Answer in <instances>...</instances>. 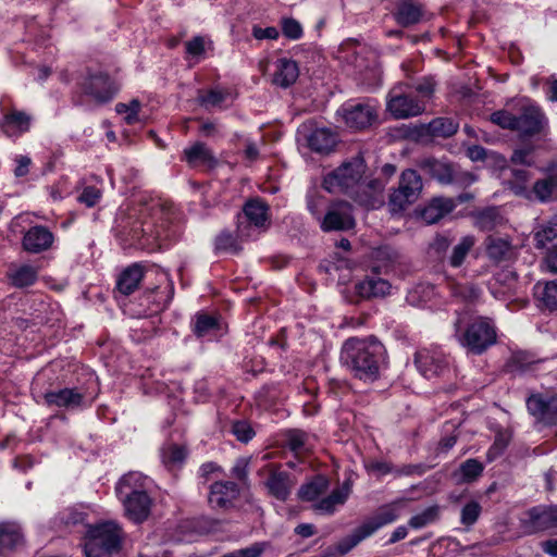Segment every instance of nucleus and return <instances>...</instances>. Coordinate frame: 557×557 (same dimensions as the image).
<instances>
[{
  "instance_id": "obj_42",
  "label": "nucleus",
  "mask_w": 557,
  "mask_h": 557,
  "mask_svg": "<svg viewBox=\"0 0 557 557\" xmlns=\"http://www.w3.org/2000/svg\"><path fill=\"white\" fill-rule=\"evenodd\" d=\"M410 87L408 90L412 94V91L417 92L416 99H421L424 104L426 101L431 100L436 90V81L433 76H423L419 77L412 82L407 83Z\"/></svg>"
},
{
  "instance_id": "obj_62",
  "label": "nucleus",
  "mask_w": 557,
  "mask_h": 557,
  "mask_svg": "<svg viewBox=\"0 0 557 557\" xmlns=\"http://www.w3.org/2000/svg\"><path fill=\"white\" fill-rule=\"evenodd\" d=\"M306 440V434L299 430H292L287 433V446L296 454L304 449Z\"/></svg>"
},
{
  "instance_id": "obj_55",
  "label": "nucleus",
  "mask_w": 557,
  "mask_h": 557,
  "mask_svg": "<svg viewBox=\"0 0 557 557\" xmlns=\"http://www.w3.org/2000/svg\"><path fill=\"white\" fill-rule=\"evenodd\" d=\"M414 201L409 198L408 195L404 194L398 188H395L388 198V207L391 212L397 213L404 211L408 206Z\"/></svg>"
},
{
  "instance_id": "obj_31",
  "label": "nucleus",
  "mask_w": 557,
  "mask_h": 557,
  "mask_svg": "<svg viewBox=\"0 0 557 557\" xmlns=\"http://www.w3.org/2000/svg\"><path fill=\"white\" fill-rule=\"evenodd\" d=\"M151 485V480L144 475L141 472L131 471L123 475L116 484V494H122L123 487L127 491L135 493H148Z\"/></svg>"
},
{
  "instance_id": "obj_17",
  "label": "nucleus",
  "mask_w": 557,
  "mask_h": 557,
  "mask_svg": "<svg viewBox=\"0 0 557 557\" xmlns=\"http://www.w3.org/2000/svg\"><path fill=\"white\" fill-rule=\"evenodd\" d=\"M354 226L355 219L351 214V206L346 201L331 206L321 221V228L324 232L348 231Z\"/></svg>"
},
{
  "instance_id": "obj_8",
  "label": "nucleus",
  "mask_w": 557,
  "mask_h": 557,
  "mask_svg": "<svg viewBox=\"0 0 557 557\" xmlns=\"http://www.w3.org/2000/svg\"><path fill=\"white\" fill-rule=\"evenodd\" d=\"M387 178H371L357 186L350 198L367 210H376L385 205V187Z\"/></svg>"
},
{
  "instance_id": "obj_3",
  "label": "nucleus",
  "mask_w": 557,
  "mask_h": 557,
  "mask_svg": "<svg viewBox=\"0 0 557 557\" xmlns=\"http://www.w3.org/2000/svg\"><path fill=\"white\" fill-rule=\"evenodd\" d=\"M223 469L215 462H206L199 468L201 483L208 487V504L214 510H230L240 497L237 483L224 480Z\"/></svg>"
},
{
  "instance_id": "obj_16",
  "label": "nucleus",
  "mask_w": 557,
  "mask_h": 557,
  "mask_svg": "<svg viewBox=\"0 0 557 557\" xmlns=\"http://www.w3.org/2000/svg\"><path fill=\"white\" fill-rule=\"evenodd\" d=\"M117 497L123 503L126 516L134 522L139 523L146 520L150 513L151 498L148 493H135L125 487Z\"/></svg>"
},
{
  "instance_id": "obj_4",
  "label": "nucleus",
  "mask_w": 557,
  "mask_h": 557,
  "mask_svg": "<svg viewBox=\"0 0 557 557\" xmlns=\"http://www.w3.org/2000/svg\"><path fill=\"white\" fill-rule=\"evenodd\" d=\"M123 540L121 527L106 521L90 527L87 531L84 553L86 557H112L119 553Z\"/></svg>"
},
{
  "instance_id": "obj_18",
  "label": "nucleus",
  "mask_w": 557,
  "mask_h": 557,
  "mask_svg": "<svg viewBox=\"0 0 557 557\" xmlns=\"http://www.w3.org/2000/svg\"><path fill=\"white\" fill-rule=\"evenodd\" d=\"M270 224L269 206L260 198L246 200V238L253 230L258 233L267 231Z\"/></svg>"
},
{
  "instance_id": "obj_28",
  "label": "nucleus",
  "mask_w": 557,
  "mask_h": 557,
  "mask_svg": "<svg viewBox=\"0 0 557 557\" xmlns=\"http://www.w3.org/2000/svg\"><path fill=\"white\" fill-rule=\"evenodd\" d=\"M299 76L298 64L286 58H281L275 63V72L273 83L277 86L286 88L293 85Z\"/></svg>"
},
{
  "instance_id": "obj_63",
  "label": "nucleus",
  "mask_w": 557,
  "mask_h": 557,
  "mask_svg": "<svg viewBox=\"0 0 557 557\" xmlns=\"http://www.w3.org/2000/svg\"><path fill=\"white\" fill-rule=\"evenodd\" d=\"M101 198V190L95 186H86L84 187L82 194L78 197V201L81 203L86 205L87 207H94L98 203Z\"/></svg>"
},
{
  "instance_id": "obj_6",
  "label": "nucleus",
  "mask_w": 557,
  "mask_h": 557,
  "mask_svg": "<svg viewBox=\"0 0 557 557\" xmlns=\"http://www.w3.org/2000/svg\"><path fill=\"white\" fill-rule=\"evenodd\" d=\"M408 84H397L394 86L386 101V110L395 119H409L422 114L426 106L421 99H416L408 90Z\"/></svg>"
},
{
  "instance_id": "obj_25",
  "label": "nucleus",
  "mask_w": 557,
  "mask_h": 557,
  "mask_svg": "<svg viewBox=\"0 0 557 557\" xmlns=\"http://www.w3.org/2000/svg\"><path fill=\"white\" fill-rule=\"evenodd\" d=\"M459 124L451 117L441 116L433 119L428 124H420L417 126L416 134L418 136L431 137H451L458 131Z\"/></svg>"
},
{
  "instance_id": "obj_15",
  "label": "nucleus",
  "mask_w": 557,
  "mask_h": 557,
  "mask_svg": "<svg viewBox=\"0 0 557 557\" xmlns=\"http://www.w3.org/2000/svg\"><path fill=\"white\" fill-rule=\"evenodd\" d=\"M84 92L98 102L110 101L117 91L114 82L103 72L88 73L82 83Z\"/></svg>"
},
{
  "instance_id": "obj_56",
  "label": "nucleus",
  "mask_w": 557,
  "mask_h": 557,
  "mask_svg": "<svg viewBox=\"0 0 557 557\" xmlns=\"http://www.w3.org/2000/svg\"><path fill=\"white\" fill-rule=\"evenodd\" d=\"M491 121L503 128L517 131V115L512 114L507 110H499L494 112L491 115Z\"/></svg>"
},
{
  "instance_id": "obj_41",
  "label": "nucleus",
  "mask_w": 557,
  "mask_h": 557,
  "mask_svg": "<svg viewBox=\"0 0 557 557\" xmlns=\"http://www.w3.org/2000/svg\"><path fill=\"white\" fill-rule=\"evenodd\" d=\"M535 247L543 249L546 255L557 249V224L542 226L534 233Z\"/></svg>"
},
{
  "instance_id": "obj_36",
  "label": "nucleus",
  "mask_w": 557,
  "mask_h": 557,
  "mask_svg": "<svg viewBox=\"0 0 557 557\" xmlns=\"http://www.w3.org/2000/svg\"><path fill=\"white\" fill-rule=\"evenodd\" d=\"M221 324L218 318L206 313L197 314L194 332L197 337L212 341L220 335Z\"/></svg>"
},
{
  "instance_id": "obj_20",
  "label": "nucleus",
  "mask_w": 557,
  "mask_h": 557,
  "mask_svg": "<svg viewBox=\"0 0 557 557\" xmlns=\"http://www.w3.org/2000/svg\"><path fill=\"white\" fill-rule=\"evenodd\" d=\"M2 124L4 134L9 137H18L25 134L32 125V116L15 108H1Z\"/></svg>"
},
{
  "instance_id": "obj_7",
  "label": "nucleus",
  "mask_w": 557,
  "mask_h": 557,
  "mask_svg": "<svg viewBox=\"0 0 557 557\" xmlns=\"http://www.w3.org/2000/svg\"><path fill=\"white\" fill-rule=\"evenodd\" d=\"M496 342V331L486 319L473 321L465 331L461 344L470 352L480 355Z\"/></svg>"
},
{
  "instance_id": "obj_30",
  "label": "nucleus",
  "mask_w": 557,
  "mask_h": 557,
  "mask_svg": "<svg viewBox=\"0 0 557 557\" xmlns=\"http://www.w3.org/2000/svg\"><path fill=\"white\" fill-rule=\"evenodd\" d=\"M235 96L230 89L213 88L199 91L198 102L206 109L224 108L233 102Z\"/></svg>"
},
{
  "instance_id": "obj_61",
  "label": "nucleus",
  "mask_w": 557,
  "mask_h": 557,
  "mask_svg": "<svg viewBox=\"0 0 557 557\" xmlns=\"http://www.w3.org/2000/svg\"><path fill=\"white\" fill-rule=\"evenodd\" d=\"M335 141H304L299 149H309L321 156H329L335 151Z\"/></svg>"
},
{
  "instance_id": "obj_50",
  "label": "nucleus",
  "mask_w": 557,
  "mask_h": 557,
  "mask_svg": "<svg viewBox=\"0 0 557 557\" xmlns=\"http://www.w3.org/2000/svg\"><path fill=\"white\" fill-rule=\"evenodd\" d=\"M186 458V450L177 445H169L161 450L162 462L166 467L181 465Z\"/></svg>"
},
{
  "instance_id": "obj_59",
  "label": "nucleus",
  "mask_w": 557,
  "mask_h": 557,
  "mask_svg": "<svg viewBox=\"0 0 557 557\" xmlns=\"http://www.w3.org/2000/svg\"><path fill=\"white\" fill-rule=\"evenodd\" d=\"M453 295L465 301H474L478 299L480 292L472 284H457L451 287Z\"/></svg>"
},
{
  "instance_id": "obj_60",
  "label": "nucleus",
  "mask_w": 557,
  "mask_h": 557,
  "mask_svg": "<svg viewBox=\"0 0 557 557\" xmlns=\"http://www.w3.org/2000/svg\"><path fill=\"white\" fill-rule=\"evenodd\" d=\"M282 32L288 39H299L302 36V27L300 23L292 17H285L281 22Z\"/></svg>"
},
{
  "instance_id": "obj_13",
  "label": "nucleus",
  "mask_w": 557,
  "mask_h": 557,
  "mask_svg": "<svg viewBox=\"0 0 557 557\" xmlns=\"http://www.w3.org/2000/svg\"><path fill=\"white\" fill-rule=\"evenodd\" d=\"M259 473L267 476L264 484L272 496L280 500H286L288 498L296 484V481L289 473L281 471L280 467L273 463L264 466Z\"/></svg>"
},
{
  "instance_id": "obj_34",
  "label": "nucleus",
  "mask_w": 557,
  "mask_h": 557,
  "mask_svg": "<svg viewBox=\"0 0 557 557\" xmlns=\"http://www.w3.org/2000/svg\"><path fill=\"white\" fill-rule=\"evenodd\" d=\"M144 277L143 267L135 263L126 268L119 276L117 290L127 296L132 294L139 285Z\"/></svg>"
},
{
  "instance_id": "obj_33",
  "label": "nucleus",
  "mask_w": 557,
  "mask_h": 557,
  "mask_svg": "<svg viewBox=\"0 0 557 557\" xmlns=\"http://www.w3.org/2000/svg\"><path fill=\"white\" fill-rule=\"evenodd\" d=\"M396 5V21L399 25L407 27L421 20L422 8L413 0H398Z\"/></svg>"
},
{
  "instance_id": "obj_39",
  "label": "nucleus",
  "mask_w": 557,
  "mask_h": 557,
  "mask_svg": "<svg viewBox=\"0 0 557 557\" xmlns=\"http://www.w3.org/2000/svg\"><path fill=\"white\" fill-rule=\"evenodd\" d=\"M422 186L421 176L417 171L408 169L401 173L397 188L416 201L422 191Z\"/></svg>"
},
{
  "instance_id": "obj_19",
  "label": "nucleus",
  "mask_w": 557,
  "mask_h": 557,
  "mask_svg": "<svg viewBox=\"0 0 557 557\" xmlns=\"http://www.w3.org/2000/svg\"><path fill=\"white\" fill-rule=\"evenodd\" d=\"M529 412L546 424L557 423V397L532 395L527 401Z\"/></svg>"
},
{
  "instance_id": "obj_64",
  "label": "nucleus",
  "mask_w": 557,
  "mask_h": 557,
  "mask_svg": "<svg viewBox=\"0 0 557 557\" xmlns=\"http://www.w3.org/2000/svg\"><path fill=\"white\" fill-rule=\"evenodd\" d=\"M510 441V435L507 432H498L496 434L493 446L488 450V458L493 459L503 453Z\"/></svg>"
},
{
  "instance_id": "obj_53",
  "label": "nucleus",
  "mask_w": 557,
  "mask_h": 557,
  "mask_svg": "<svg viewBox=\"0 0 557 557\" xmlns=\"http://www.w3.org/2000/svg\"><path fill=\"white\" fill-rule=\"evenodd\" d=\"M482 472L483 465L476 459H468L459 467V473L465 482H472L476 480Z\"/></svg>"
},
{
  "instance_id": "obj_22",
  "label": "nucleus",
  "mask_w": 557,
  "mask_h": 557,
  "mask_svg": "<svg viewBox=\"0 0 557 557\" xmlns=\"http://www.w3.org/2000/svg\"><path fill=\"white\" fill-rule=\"evenodd\" d=\"M414 363L418 370L428 379L442 375L447 371V360L436 352L422 349L416 352Z\"/></svg>"
},
{
  "instance_id": "obj_57",
  "label": "nucleus",
  "mask_w": 557,
  "mask_h": 557,
  "mask_svg": "<svg viewBox=\"0 0 557 557\" xmlns=\"http://www.w3.org/2000/svg\"><path fill=\"white\" fill-rule=\"evenodd\" d=\"M453 240L447 235H436L430 243L429 249L437 259H444Z\"/></svg>"
},
{
  "instance_id": "obj_26",
  "label": "nucleus",
  "mask_w": 557,
  "mask_h": 557,
  "mask_svg": "<svg viewBox=\"0 0 557 557\" xmlns=\"http://www.w3.org/2000/svg\"><path fill=\"white\" fill-rule=\"evenodd\" d=\"M485 252L493 263L498 264L513 258L515 247L507 237L490 235L485 239Z\"/></svg>"
},
{
  "instance_id": "obj_43",
  "label": "nucleus",
  "mask_w": 557,
  "mask_h": 557,
  "mask_svg": "<svg viewBox=\"0 0 557 557\" xmlns=\"http://www.w3.org/2000/svg\"><path fill=\"white\" fill-rule=\"evenodd\" d=\"M141 103L138 99H131L127 102H119L115 104V112L122 117L127 125L140 124L143 119L140 115Z\"/></svg>"
},
{
  "instance_id": "obj_10",
  "label": "nucleus",
  "mask_w": 557,
  "mask_h": 557,
  "mask_svg": "<svg viewBox=\"0 0 557 557\" xmlns=\"http://www.w3.org/2000/svg\"><path fill=\"white\" fill-rule=\"evenodd\" d=\"M44 399L48 406L76 410L90 406L94 397L83 392L81 388L65 387L45 393Z\"/></svg>"
},
{
  "instance_id": "obj_29",
  "label": "nucleus",
  "mask_w": 557,
  "mask_h": 557,
  "mask_svg": "<svg viewBox=\"0 0 557 557\" xmlns=\"http://www.w3.org/2000/svg\"><path fill=\"white\" fill-rule=\"evenodd\" d=\"M389 289L391 284L386 280L376 277H368L355 285V290L361 299L384 297Z\"/></svg>"
},
{
  "instance_id": "obj_49",
  "label": "nucleus",
  "mask_w": 557,
  "mask_h": 557,
  "mask_svg": "<svg viewBox=\"0 0 557 557\" xmlns=\"http://www.w3.org/2000/svg\"><path fill=\"white\" fill-rule=\"evenodd\" d=\"M542 152L543 149H541L540 147H535L531 144H528L524 147L513 151L511 156V161L513 163L532 165L537 162V160L541 158Z\"/></svg>"
},
{
  "instance_id": "obj_32",
  "label": "nucleus",
  "mask_w": 557,
  "mask_h": 557,
  "mask_svg": "<svg viewBox=\"0 0 557 557\" xmlns=\"http://www.w3.org/2000/svg\"><path fill=\"white\" fill-rule=\"evenodd\" d=\"M350 494V484L345 482L342 487L334 490L327 497L313 505V509L322 513H333L336 506L345 504Z\"/></svg>"
},
{
  "instance_id": "obj_37",
  "label": "nucleus",
  "mask_w": 557,
  "mask_h": 557,
  "mask_svg": "<svg viewBox=\"0 0 557 557\" xmlns=\"http://www.w3.org/2000/svg\"><path fill=\"white\" fill-rule=\"evenodd\" d=\"M453 208L454 203L450 199L435 198L421 211V218L425 223L434 224L448 214Z\"/></svg>"
},
{
  "instance_id": "obj_40",
  "label": "nucleus",
  "mask_w": 557,
  "mask_h": 557,
  "mask_svg": "<svg viewBox=\"0 0 557 557\" xmlns=\"http://www.w3.org/2000/svg\"><path fill=\"white\" fill-rule=\"evenodd\" d=\"M327 488L329 480L323 475H317L310 482L301 485L297 495L302 502H313Z\"/></svg>"
},
{
  "instance_id": "obj_52",
  "label": "nucleus",
  "mask_w": 557,
  "mask_h": 557,
  "mask_svg": "<svg viewBox=\"0 0 557 557\" xmlns=\"http://www.w3.org/2000/svg\"><path fill=\"white\" fill-rule=\"evenodd\" d=\"M239 249L238 237L230 232H222L215 239V250L218 252L237 253Z\"/></svg>"
},
{
  "instance_id": "obj_14",
  "label": "nucleus",
  "mask_w": 557,
  "mask_h": 557,
  "mask_svg": "<svg viewBox=\"0 0 557 557\" xmlns=\"http://www.w3.org/2000/svg\"><path fill=\"white\" fill-rule=\"evenodd\" d=\"M522 527L528 534L557 529V506H537L527 511Z\"/></svg>"
},
{
  "instance_id": "obj_51",
  "label": "nucleus",
  "mask_w": 557,
  "mask_h": 557,
  "mask_svg": "<svg viewBox=\"0 0 557 557\" xmlns=\"http://www.w3.org/2000/svg\"><path fill=\"white\" fill-rule=\"evenodd\" d=\"M438 516L440 507L437 505H433L424 509L422 512L411 517L408 523L413 529H421L426 524L436 521Z\"/></svg>"
},
{
  "instance_id": "obj_47",
  "label": "nucleus",
  "mask_w": 557,
  "mask_h": 557,
  "mask_svg": "<svg viewBox=\"0 0 557 557\" xmlns=\"http://www.w3.org/2000/svg\"><path fill=\"white\" fill-rule=\"evenodd\" d=\"M12 285L18 288L33 285L37 280V270L33 265L25 264L9 273Z\"/></svg>"
},
{
  "instance_id": "obj_44",
  "label": "nucleus",
  "mask_w": 557,
  "mask_h": 557,
  "mask_svg": "<svg viewBox=\"0 0 557 557\" xmlns=\"http://www.w3.org/2000/svg\"><path fill=\"white\" fill-rule=\"evenodd\" d=\"M474 245V236L467 235L461 237L460 240L451 249V253L448 257L449 264L453 268L461 267L468 253L473 249Z\"/></svg>"
},
{
  "instance_id": "obj_21",
  "label": "nucleus",
  "mask_w": 557,
  "mask_h": 557,
  "mask_svg": "<svg viewBox=\"0 0 557 557\" xmlns=\"http://www.w3.org/2000/svg\"><path fill=\"white\" fill-rule=\"evenodd\" d=\"M54 242L53 233L44 225H35L28 228L22 239L25 251L39 253L52 247Z\"/></svg>"
},
{
  "instance_id": "obj_11",
  "label": "nucleus",
  "mask_w": 557,
  "mask_h": 557,
  "mask_svg": "<svg viewBox=\"0 0 557 557\" xmlns=\"http://www.w3.org/2000/svg\"><path fill=\"white\" fill-rule=\"evenodd\" d=\"M420 166L441 184L460 183L463 185H470L475 181V176L473 174L468 172H456L451 164L433 158L421 160Z\"/></svg>"
},
{
  "instance_id": "obj_45",
  "label": "nucleus",
  "mask_w": 557,
  "mask_h": 557,
  "mask_svg": "<svg viewBox=\"0 0 557 557\" xmlns=\"http://www.w3.org/2000/svg\"><path fill=\"white\" fill-rule=\"evenodd\" d=\"M211 40L205 36H196L186 41V60L199 62L206 58L207 50L211 48Z\"/></svg>"
},
{
  "instance_id": "obj_1",
  "label": "nucleus",
  "mask_w": 557,
  "mask_h": 557,
  "mask_svg": "<svg viewBox=\"0 0 557 557\" xmlns=\"http://www.w3.org/2000/svg\"><path fill=\"white\" fill-rule=\"evenodd\" d=\"M176 219L174 206L152 198L147 202L120 208L114 232L124 248L154 250L170 239V225Z\"/></svg>"
},
{
  "instance_id": "obj_27",
  "label": "nucleus",
  "mask_w": 557,
  "mask_h": 557,
  "mask_svg": "<svg viewBox=\"0 0 557 557\" xmlns=\"http://www.w3.org/2000/svg\"><path fill=\"white\" fill-rule=\"evenodd\" d=\"M157 272L160 285L152 288L150 293L153 295L152 302L156 305V310H163L169 306L173 298L174 285L165 271L158 270Z\"/></svg>"
},
{
  "instance_id": "obj_54",
  "label": "nucleus",
  "mask_w": 557,
  "mask_h": 557,
  "mask_svg": "<svg viewBox=\"0 0 557 557\" xmlns=\"http://www.w3.org/2000/svg\"><path fill=\"white\" fill-rule=\"evenodd\" d=\"M482 511L481 505L471 500L467 503L462 508L460 512V522L466 527H471L474 524Z\"/></svg>"
},
{
  "instance_id": "obj_12",
  "label": "nucleus",
  "mask_w": 557,
  "mask_h": 557,
  "mask_svg": "<svg viewBox=\"0 0 557 557\" xmlns=\"http://www.w3.org/2000/svg\"><path fill=\"white\" fill-rule=\"evenodd\" d=\"M338 112L345 124L352 129H364L377 119L376 108L370 101L345 104Z\"/></svg>"
},
{
  "instance_id": "obj_23",
  "label": "nucleus",
  "mask_w": 557,
  "mask_h": 557,
  "mask_svg": "<svg viewBox=\"0 0 557 557\" xmlns=\"http://www.w3.org/2000/svg\"><path fill=\"white\" fill-rule=\"evenodd\" d=\"M397 518L396 509L393 505H385L377 509L376 513L362 523L359 528L355 529L354 532L360 540V542L371 534H373L381 527L393 522Z\"/></svg>"
},
{
  "instance_id": "obj_35",
  "label": "nucleus",
  "mask_w": 557,
  "mask_h": 557,
  "mask_svg": "<svg viewBox=\"0 0 557 557\" xmlns=\"http://www.w3.org/2000/svg\"><path fill=\"white\" fill-rule=\"evenodd\" d=\"M23 541L21 527L14 522L0 523V555L18 546Z\"/></svg>"
},
{
  "instance_id": "obj_5",
  "label": "nucleus",
  "mask_w": 557,
  "mask_h": 557,
  "mask_svg": "<svg viewBox=\"0 0 557 557\" xmlns=\"http://www.w3.org/2000/svg\"><path fill=\"white\" fill-rule=\"evenodd\" d=\"M366 171L367 164L363 158L358 154L329 173L323 180V187L330 193L339 189L350 196L354 189L361 184L360 180Z\"/></svg>"
},
{
  "instance_id": "obj_24",
  "label": "nucleus",
  "mask_w": 557,
  "mask_h": 557,
  "mask_svg": "<svg viewBox=\"0 0 557 557\" xmlns=\"http://www.w3.org/2000/svg\"><path fill=\"white\" fill-rule=\"evenodd\" d=\"M184 156L189 166L205 171L214 169L219 163L211 150L201 141L185 149Z\"/></svg>"
},
{
  "instance_id": "obj_58",
  "label": "nucleus",
  "mask_w": 557,
  "mask_h": 557,
  "mask_svg": "<svg viewBox=\"0 0 557 557\" xmlns=\"http://www.w3.org/2000/svg\"><path fill=\"white\" fill-rule=\"evenodd\" d=\"M533 191L540 200L545 201L557 193V185L546 177L534 184Z\"/></svg>"
},
{
  "instance_id": "obj_38",
  "label": "nucleus",
  "mask_w": 557,
  "mask_h": 557,
  "mask_svg": "<svg viewBox=\"0 0 557 557\" xmlns=\"http://www.w3.org/2000/svg\"><path fill=\"white\" fill-rule=\"evenodd\" d=\"M298 139H330L336 136L332 127L319 124L317 121L309 120L298 127Z\"/></svg>"
},
{
  "instance_id": "obj_46",
  "label": "nucleus",
  "mask_w": 557,
  "mask_h": 557,
  "mask_svg": "<svg viewBox=\"0 0 557 557\" xmlns=\"http://www.w3.org/2000/svg\"><path fill=\"white\" fill-rule=\"evenodd\" d=\"M534 295L541 301L542 306L548 310L557 309V280L545 284H536Z\"/></svg>"
},
{
  "instance_id": "obj_9",
  "label": "nucleus",
  "mask_w": 557,
  "mask_h": 557,
  "mask_svg": "<svg viewBox=\"0 0 557 557\" xmlns=\"http://www.w3.org/2000/svg\"><path fill=\"white\" fill-rule=\"evenodd\" d=\"M517 120V131L531 136L543 134L548 124L543 110L529 99L522 100Z\"/></svg>"
},
{
  "instance_id": "obj_48",
  "label": "nucleus",
  "mask_w": 557,
  "mask_h": 557,
  "mask_svg": "<svg viewBox=\"0 0 557 557\" xmlns=\"http://www.w3.org/2000/svg\"><path fill=\"white\" fill-rule=\"evenodd\" d=\"M360 540L355 532L341 540L336 545L326 547L320 555L312 557H342L357 546Z\"/></svg>"
},
{
  "instance_id": "obj_2",
  "label": "nucleus",
  "mask_w": 557,
  "mask_h": 557,
  "mask_svg": "<svg viewBox=\"0 0 557 557\" xmlns=\"http://www.w3.org/2000/svg\"><path fill=\"white\" fill-rule=\"evenodd\" d=\"M383 345L376 339L349 338L342 348V360L351 374L364 382L380 375Z\"/></svg>"
}]
</instances>
